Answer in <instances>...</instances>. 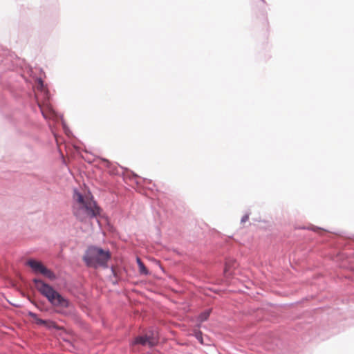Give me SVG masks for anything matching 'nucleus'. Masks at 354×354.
<instances>
[{
  "label": "nucleus",
  "mask_w": 354,
  "mask_h": 354,
  "mask_svg": "<svg viewBox=\"0 0 354 354\" xmlns=\"http://www.w3.org/2000/svg\"><path fill=\"white\" fill-rule=\"evenodd\" d=\"M73 199L75 201L73 213L80 221H84L88 218L96 217L100 214V208L91 198L87 196H84L80 192L75 191Z\"/></svg>",
  "instance_id": "1"
},
{
  "label": "nucleus",
  "mask_w": 354,
  "mask_h": 354,
  "mask_svg": "<svg viewBox=\"0 0 354 354\" xmlns=\"http://www.w3.org/2000/svg\"><path fill=\"white\" fill-rule=\"evenodd\" d=\"M33 282L37 290L47 298L51 305L57 308L58 313H66V309L71 306V302L66 298L40 279H35Z\"/></svg>",
  "instance_id": "2"
},
{
  "label": "nucleus",
  "mask_w": 354,
  "mask_h": 354,
  "mask_svg": "<svg viewBox=\"0 0 354 354\" xmlns=\"http://www.w3.org/2000/svg\"><path fill=\"white\" fill-rule=\"evenodd\" d=\"M111 254L109 250H103L95 246H90L83 256V261L88 267L97 268L98 267L107 268V263Z\"/></svg>",
  "instance_id": "3"
},
{
  "label": "nucleus",
  "mask_w": 354,
  "mask_h": 354,
  "mask_svg": "<svg viewBox=\"0 0 354 354\" xmlns=\"http://www.w3.org/2000/svg\"><path fill=\"white\" fill-rule=\"evenodd\" d=\"M35 97L43 116L45 118H50L53 113L49 102L50 95L48 90H43L41 92H35Z\"/></svg>",
  "instance_id": "4"
},
{
  "label": "nucleus",
  "mask_w": 354,
  "mask_h": 354,
  "mask_svg": "<svg viewBox=\"0 0 354 354\" xmlns=\"http://www.w3.org/2000/svg\"><path fill=\"white\" fill-rule=\"evenodd\" d=\"M26 264L36 273H40L50 279L55 278L53 272L46 268L40 261L30 259L27 261Z\"/></svg>",
  "instance_id": "5"
},
{
  "label": "nucleus",
  "mask_w": 354,
  "mask_h": 354,
  "mask_svg": "<svg viewBox=\"0 0 354 354\" xmlns=\"http://www.w3.org/2000/svg\"><path fill=\"white\" fill-rule=\"evenodd\" d=\"M158 342V336L157 333H147L144 336L137 337L134 342V344H140L142 346H148L153 347Z\"/></svg>",
  "instance_id": "6"
},
{
  "label": "nucleus",
  "mask_w": 354,
  "mask_h": 354,
  "mask_svg": "<svg viewBox=\"0 0 354 354\" xmlns=\"http://www.w3.org/2000/svg\"><path fill=\"white\" fill-rule=\"evenodd\" d=\"M48 88L44 85V82L41 79H39L36 82V91L35 92H41L43 90H47Z\"/></svg>",
  "instance_id": "7"
},
{
  "label": "nucleus",
  "mask_w": 354,
  "mask_h": 354,
  "mask_svg": "<svg viewBox=\"0 0 354 354\" xmlns=\"http://www.w3.org/2000/svg\"><path fill=\"white\" fill-rule=\"evenodd\" d=\"M235 263L233 261H229L225 263L224 272L226 275L232 274V272L230 270L231 266H232Z\"/></svg>",
  "instance_id": "8"
},
{
  "label": "nucleus",
  "mask_w": 354,
  "mask_h": 354,
  "mask_svg": "<svg viewBox=\"0 0 354 354\" xmlns=\"http://www.w3.org/2000/svg\"><path fill=\"white\" fill-rule=\"evenodd\" d=\"M137 263L139 266L140 272L142 274H147L148 273L147 270L145 266L144 263H142V261L140 260V259L137 258Z\"/></svg>",
  "instance_id": "9"
},
{
  "label": "nucleus",
  "mask_w": 354,
  "mask_h": 354,
  "mask_svg": "<svg viewBox=\"0 0 354 354\" xmlns=\"http://www.w3.org/2000/svg\"><path fill=\"white\" fill-rule=\"evenodd\" d=\"M29 315L34 319L35 322L38 325H43L45 322V320L39 318L37 315L34 313L30 312Z\"/></svg>",
  "instance_id": "10"
},
{
  "label": "nucleus",
  "mask_w": 354,
  "mask_h": 354,
  "mask_svg": "<svg viewBox=\"0 0 354 354\" xmlns=\"http://www.w3.org/2000/svg\"><path fill=\"white\" fill-rule=\"evenodd\" d=\"M47 328H57L55 322L51 320H45L44 324H43Z\"/></svg>",
  "instance_id": "11"
},
{
  "label": "nucleus",
  "mask_w": 354,
  "mask_h": 354,
  "mask_svg": "<svg viewBox=\"0 0 354 354\" xmlns=\"http://www.w3.org/2000/svg\"><path fill=\"white\" fill-rule=\"evenodd\" d=\"M209 314H210V311H209V310H206V311H205V312L202 313L199 315V317H198L199 321H200L201 322H204V321L207 320V318H208V317H209Z\"/></svg>",
  "instance_id": "12"
},
{
  "label": "nucleus",
  "mask_w": 354,
  "mask_h": 354,
  "mask_svg": "<svg viewBox=\"0 0 354 354\" xmlns=\"http://www.w3.org/2000/svg\"><path fill=\"white\" fill-rule=\"evenodd\" d=\"M195 337L201 343L203 344V340L202 337V333L200 330L195 331Z\"/></svg>",
  "instance_id": "13"
},
{
  "label": "nucleus",
  "mask_w": 354,
  "mask_h": 354,
  "mask_svg": "<svg viewBox=\"0 0 354 354\" xmlns=\"http://www.w3.org/2000/svg\"><path fill=\"white\" fill-rule=\"evenodd\" d=\"M248 218V216H245V218H244V219H242V221H244L245 220H246Z\"/></svg>",
  "instance_id": "14"
},
{
  "label": "nucleus",
  "mask_w": 354,
  "mask_h": 354,
  "mask_svg": "<svg viewBox=\"0 0 354 354\" xmlns=\"http://www.w3.org/2000/svg\"><path fill=\"white\" fill-rule=\"evenodd\" d=\"M248 218V216H245V218H244V219H242V221H244L245 220H246Z\"/></svg>",
  "instance_id": "15"
},
{
  "label": "nucleus",
  "mask_w": 354,
  "mask_h": 354,
  "mask_svg": "<svg viewBox=\"0 0 354 354\" xmlns=\"http://www.w3.org/2000/svg\"><path fill=\"white\" fill-rule=\"evenodd\" d=\"M248 218V216H245V218H244V219H242V221H244L245 220H246Z\"/></svg>",
  "instance_id": "16"
}]
</instances>
